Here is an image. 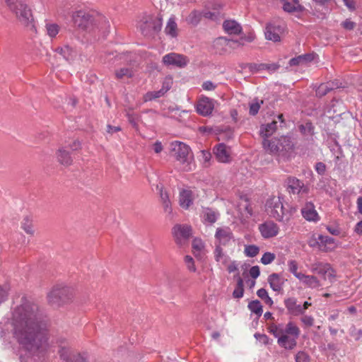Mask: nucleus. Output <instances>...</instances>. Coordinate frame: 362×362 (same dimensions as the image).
I'll return each mask as SVG.
<instances>
[{
  "mask_svg": "<svg viewBox=\"0 0 362 362\" xmlns=\"http://www.w3.org/2000/svg\"><path fill=\"white\" fill-rule=\"evenodd\" d=\"M229 273H233L238 270V264L235 261H230L226 265Z\"/></svg>",
  "mask_w": 362,
  "mask_h": 362,
  "instance_id": "obj_60",
  "label": "nucleus"
},
{
  "mask_svg": "<svg viewBox=\"0 0 362 362\" xmlns=\"http://www.w3.org/2000/svg\"><path fill=\"white\" fill-rule=\"evenodd\" d=\"M335 248L334 240L329 236L320 235V250L328 252Z\"/></svg>",
  "mask_w": 362,
  "mask_h": 362,
  "instance_id": "obj_28",
  "label": "nucleus"
},
{
  "mask_svg": "<svg viewBox=\"0 0 362 362\" xmlns=\"http://www.w3.org/2000/svg\"><path fill=\"white\" fill-rule=\"evenodd\" d=\"M202 88L205 90H214L216 88V85L210 81H206L202 83Z\"/></svg>",
  "mask_w": 362,
  "mask_h": 362,
  "instance_id": "obj_57",
  "label": "nucleus"
},
{
  "mask_svg": "<svg viewBox=\"0 0 362 362\" xmlns=\"http://www.w3.org/2000/svg\"><path fill=\"white\" fill-rule=\"evenodd\" d=\"M288 271L292 273L298 279H299L303 274L298 272V263L296 260H289L288 262Z\"/></svg>",
  "mask_w": 362,
  "mask_h": 362,
  "instance_id": "obj_47",
  "label": "nucleus"
},
{
  "mask_svg": "<svg viewBox=\"0 0 362 362\" xmlns=\"http://www.w3.org/2000/svg\"><path fill=\"white\" fill-rule=\"evenodd\" d=\"M269 332L272 334L276 338H277V341L279 338H281L283 334V325H274L272 324L269 327Z\"/></svg>",
  "mask_w": 362,
  "mask_h": 362,
  "instance_id": "obj_45",
  "label": "nucleus"
},
{
  "mask_svg": "<svg viewBox=\"0 0 362 362\" xmlns=\"http://www.w3.org/2000/svg\"><path fill=\"white\" fill-rule=\"evenodd\" d=\"M214 259L217 262H221L223 265H226L230 262V257L223 252L222 247L216 246L214 252Z\"/></svg>",
  "mask_w": 362,
  "mask_h": 362,
  "instance_id": "obj_34",
  "label": "nucleus"
},
{
  "mask_svg": "<svg viewBox=\"0 0 362 362\" xmlns=\"http://www.w3.org/2000/svg\"><path fill=\"white\" fill-rule=\"evenodd\" d=\"M193 200L194 194L192 190L184 189L180 192L179 204L182 208L187 209L192 204Z\"/></svg>",
  "mask_w": 362,
  "mask_h": 362,
  "instance_id": "obj_23",
  "label": "nucleus"
},
{
  "mask_svg": "<svg viewBox=\"0 0 362 362\" xmlns=\"http://www.w3.org/2000/svg\"><path fill=\"white\" fill-rule=\"evenodd\" d=\"M74 296L73 290L66 286H56L47 295L49 303L59 305L71 300Z\"/></svg>",
  "mask_w": 362,
  "mask_h": 362,
  "instance_id": "obj_9",
  "label": "nucleus"
},
{
  "mask_svg": "<svg viewBox=\"0 0 362 362\" xmlns=\"http://www.w3.org/2000/svg\"><path fill=\"white\" fill-rule=\"evenodd\" d=\"M223 27L224 30L230 35H238L242 31L241 25L233 20L225 21Z\"/></svg>",
  "mask_w": 362,
  "mask_h": 362,
  "instance_id": "obj_26",
  "label": "nucleus"
},
{
  "mask_svg": "<svg viewBox=\"0 0 362 362\" xmlns=\"http://www.w3.org/2000/svg\"><path fill=\"white\" fill-rule=\"evenodd\" d=\"M259 249L255 245H246L245 247V255L247 257H254L259 253Z\"/></svg>",
  "mask_w": 362,
  "mask_h": 362,
  "instance_id": "obj_48",
  "label": "nucleus"
},
{
  "mask_svg": "<svg viewBox=\"0 0 362 362\" xmlns=\"http://www.w3.org/2000/svg\"><path fill=\"white\" fill-rule=\"evenodd\" d=\"M308 244L311 247H317L320 250V235L312 234L308 240Z\"/></svg>",
  "mask_w": 362,
  "mask_h": 362,
  "instance_id": "obj_50",
  "label": "nucleus"
},
{
  "mask_svg": "<svg viewBox=\"0 0 362 362\" xmlns=\"http://www.w3.org/2000/svg\"><path fill=\"white\" fill-rule=\"evenodd\" d=\"M266 210L270 216L285 224L291 220L293 215L290 209L284 207L280 197L269 198L266 203Z\"/></svg>",
  "mask_w": 362,
  "mask_h": 362,
  "instance_id": "obj_6",
  "label": "nucleus"
},
{
  "mask_svg": "<svg viewBox=\"0 0 362 362\" xmlns=\"http://www.w3.org/2000/svg\"><path fill=\"white\" fill-rule=\"evenodd\" d=\"M202 16V13L198 12L197 11H193L189 13L186 21L188 23L196 25L200 21Z\"/></svg>",
  "mask_w": 362,
  "mask_h": 362,
  "instance_id": "obj_43",
  "label": "nucleus"
},
{
  "mask_svg": "<svg viewBox=\"0 0 362 362\" xmlns=\"http://www.w3.org/2000/svg\"><path fill=\"white\" fill-rule=\"evenodd\" d=\"M171 146L172 156L182 169L185 171L192 170L194 167V156L190 147L180 141L173 142Z\"/></svg>",
  "mask_w": 362,
  "mask_h": 362,
  "instance_id": "obj_3",
  "label": "nucleus"
},
{
  "mask_svg": "<svg viewBox=\"0 0 362 362\" xmlns=\"http://www.w3.org/2000/svg\"><path fill=\"white\" fill-rule=\"evenodd\" d=\"M159 190L160 202L162 204L164 212L169 217H173V207L169 197L168 192L163 187V186H157Z\"/></svg>",
  "mask_w": 362,
  "mask_h": 362,
  "instance_id": "obj_19",
  "label": "nucleus"
},
{
  "mask_svg": "<svg viewBox=\"0 0 362 362\" xmlns=\"http://www.w3.org/2000/svg\"><path fill=\"white\" fill-rule=\"evenodd\" d=\"M262 145L267 153L281 157H285L293 146L291 139L287 136L274 138L271 140L264 139Z\"/></svg>",
  "mask_w": 362,
  "mask_h": 362,
  "instance_id": "obj_4",
  "label": "nucleus"
},
{
  "mask_svg": "<svg viewBox=\"0 0 362 362\" xmlns=\"http://www.w3.org/2000/svg\"><path fill=\"white\" fill-rule=\"evenodd\" d=\"M237 210L240 218H248L252 215V210L248 199L241 197L237 204Z\"/></svg>",
  "mask_w": 362,
  "mask_h": 362,
  "instance_id": "obj_21",
  "label": "nucleus"
},
{
  "mask_svg": "<svg viewBox=\"0 0 362 362\" xmlns=\"http://www.w3.org/2000/svg\"><path fill=\"white\" fill-rule=\"evenodd\" d=\"M341 25L346 30H351L355 28L356 24L354 22L350 21L349 19H346V21L342 22Z\"/></svg>",
  "mask_w": 362,
  "mask_h": 362,
  "instance_id": "obj_61",
  "label": "nucleus"
},
{
  "mask_svg": "<svg viewBox=\"0 0 362 362\" xmlns=\"http://www.w3.org/2000/svg\"><path fill=\"white\" fill-rule=\"evenodd\" d=\"M200 153H201L202 160L205 163H209L211 158V155L210 152L204 150V151H201Z\"/></svg>",
  "mask_w": 362,
  "mask_h": 362,
  "instance_id": "obj_63",
  "label": "nucleus"
},
{
  "mask_svg": "<svg viewBox=\"0 0 362 362\" xmlns=\"http://www.w3.org/2000/svg\"><path fill=\"white\" fill-rule=\"evenodd\" d=\"M71 19L74 25L81 30H88L93 25L92 16L84 10L74 11L71 14Z\"/></svg>",
  "mask_w": 362,
  "mask_h": 362,
  "instance_id": "obj_10",
  "label": "nucleus"
},
{
  "mask_svg": "<svg viewBox=\"0 0 362 362\" xmlns=\"http://www.w3.org/2000/svg\"><path fill=\"white\" fill-rule=\"evenodd\" d=\"M300 330L292 321L288 322L285 328L283 327V334L277 341L278 344L286 349L291 350L296 346L297 339L299 337Z\"/></svg>",
  "mask_w": 362,
  "mask_h": 362,
  "instance_id": "obj_7",
  "label": "nucleus"
},
{
  "mask_svg": "<svg viewBox=\"0 0 362 362\" xmlns=\"http://www.w3.org/2000/svg\"><path fill=\"white\" fill-rule=\"evenodd\" d=\"M299 128L303 134H313V127L310 123H306L305 125H300Z\"/></svg>",
  "mask_w": 362,
  "mask_h": 362,
  "instance_id": "obj_56",
  "label": "nucleus"
},
{
  "mask_svg": "<svg viewBox=\"0 0 362 362\" xmlns=\"http://www.w3.org/2000/svg\"><path fill=\"white\" fill-rule=\"evenodd\" d=\"M286 183L287 189L290 194H297L300 197H303L309 192L308 186L296 177H288Z\"/></svg>",
  "mask_w": 362,
  "mask_h": 362,
  "instance_id": "obj_13",
  "label": "nucleus"
},
{
  "mask_svg": "<svg viewBox=\"0 0 362 362\" xmlns=\"http://www.w3.org/2000/svg\"><path fill=\"white\" fill-rule=\"evenodd\" d=\"M57 158L58 162L65 166L72 164L73 160L69 152L64 147L59 148L57 152Z\"/></svg>",
  "mask_w": 362,
  "mask_h": 362,
  "instance_id": "obj_27",
  "label": "nucleus"
},
{
  "mask_svg": "<svg viewBox=\"0 0 362 362\" xmlns=\"http://www.w3.org/2000/svg\"><path fill=\"white\" fill-rule=\"evenodd\" d=\"M283 31L284 28L281 25L272 23H268L265 28V37L274 42H279L281 40V35L283 33Z\"/></svg>",
  "mask_w": 362,
  "mask_h": 362,
  "instance_id": "obj_18",
  "label": "nucleus"
},
{
  "mask_svg": "<svg viewBox=\"0 0 362 362\" xmlns=\"http://www.w3.org/2000/svg\"><path fill=\"white\" fill-rule=\"evenodd\" d=\"M45 29L50 37H54L59 33V26L56 23H47L45 25Z\"/></svg>",
  "mask_w": 362,
  "mask_h": 362,
  "instance_id": "obj_42",
  "label": "nucleus"
},
{
  "mask_svg": "<svg viewBox=\"0 0 362 362\" xmlns=\"http://www.w3.org/2000/svg\"><path fill=\"white\" fill-rule=\"evenodd\" d=\"M263 103L264 102L262 100H259L258 98H255L253 100H252L250 103V110H249L250 115H251L252 116L256 115L258 113L259 110L261 105L263 104Z\"/></svg>",
  "mask_w": 362,
  "mask_h": 362,
  "instance_id": "obj_39",
  "label": "nucleus"
},
{
  "mask_svg": "<svg viewBox=\"0 0 362 362\" xmlns=\"http://www.w3.org/2000/svg\"><path fill=\"white\" fill-rule=\"evenodd\" d=\"M255 337L257 339V340L264 344H269V339L266 334L256 333L255 334Z\"/></svg>",
  "mask_w": 362,
  "mask_h": 362,
  "instance_id": "obj_55",
  "label": "nucleus"
},
{
  "mask_svg": "<svg viewBox=\"0 0 362 362\" xmlns=\"http://www.w3.org/2000/svg\"><path fill=\"white\" fill-rule=\"evenodd\" d=\"M275 257L276 256L274 253L265 252L261 258V262L265 265L269 264L274 260Z\"/></svg>",
  "mask_w": 362,
  "mask_h": 362,
  "instance_id": "obj_52",
  "label": "nucleus"
},
{
  "mask_svg": "<svg viewBox=\"0 0 362 362\" xmlns=\"http://www.w3.org/2000/svg\"><path fill=\"white\" fill-rule=\"evenodd\" d=\"M8 297V291L0 286V305L4 303Z\"/></svg>",
  "mask_w": 362,
  "mask_h": 362,
  "instance_id": "obj_64",
  "label": "nucleus"
},
{
  "mask_svg": "<svg viewBox=\"0 0 362 362\" xmlns=\"http://www.w3.org/2000/svg\"><path fill=\"white\" fill-rule=\"evenodd\" d=\"M185 263L186 264V267L187 269L191 272H195L197 270V268L194 264V261L193 258L189 255H186L185 257Z\"/></svg>",
  "mask_w": 362,
  "mask_h": 362,
  "instance_id": "obj_51",
  "label": "nucleus"
},
{
  "mask_svg": "<svg viewBox=\"0 0 362 362\" xmlns=\"http://www.w3.org/2000/svg\"><path fill=\"white\" fill-rule=\"evenodd\" d=\"M216 246H229L234 243L235 240L231 230L228 227H219L215 233Z\"/></svg>",
  "mask_w": 362,
  "mask_h": 362,
  "instance_id": "obj_11",
  "label": "nucleus"
},
{
  "mask_svg": "<svg viewBox=\"0 0 362 362\" xmlns=\"http://www.w3.org/2000/svg\"><path fill=\"white\" fill-rule=\"evenodd\" d=\"M57 52L69 62L74 60L77 55L76 51L69 45L57 48Z\"/></svg>",
  "mask_w": 362,
  "mask_h": 362,
  "instance_id": "obj_31",
  "label": "nucleus"
},
{
  "mask_svg": "<svg viewBox=\"0 0 362 362\" xmlns=\"http://www.w3.org/2000/svg\"><path fill=\"white\" fill-rule=\"evenodd\" d=\"M214 152L216 159L221 163H228L230 160V148L223 144H219L214 149Z\"/></svg>",
  "mask_w": 362,
  "mask_h": 362,
  "instance_id": "obj_22",
  "label": "nucleus"
},
{
  "mask_svg": "<svg viewBox=\"0 0 362 362\" xmlns=\"http://www.w3.org/2000/svg\"><path fill=\"white\" fill-rule=\"evenodd\" d=\"M14 336L23 347L31 354L42 351L47 341L46 323L38 306L30 302L17 306L12 315Z\"/></svg>",
  "mask_w": 362,
  "mask_h": 362,
  "instance_id": "obj_1",
  "label": "nucleus"
},
{
  "mask_svg": "<svg viewBox=\"0 0 362 362\" xmlns=\"http://www.w3.org/2000/svg\"><path fill=\"white\" fill-rule=\"evenodd\" d=\"M333 88L334 86L329 83H322L316 89V95L319 97L324 96Z\"/></svg>",
  "mask_w": 362,
  "mask_h": 362,
  "instance_id": "obj_44",
  "label": "nucleus"
},
{
  "mask_svg": "<svg viewBox=\"0 0 362 362\" xmlns=\"http://www.w3.org/2000/svg\"><path fill=\"white\" fill-rule=\"evenodd\" d=\"M259 230L264 238H271L279 234V227L274 221H267L259 226Z\"/></svg>",
  "mask_w": 362,
  "mask_h": 362,
  "instance_id": "obj_17",
  "label": "nucleus"
},
{
  "mask_svg": "<svg viewBox=\"0 0 362 362\" xmlns=\"http://www.w3.org/2000/svg\"><path fill=\"white\" fill-rule=\"evenodd\" d=\"M276 128L277 122L276 121H273L267 124H262L260 127V135L264 139L269 137L276 132Z\"/></svg>",
  "mask_w": 362,
  "mask_h": 362,
  "instance_id": "obj_32",
  "label": "nucleus"
},
{
  "mask_svg": "<svg viewBox=\"0 0 362 362\" xmlns=\"http://www.w3.org/2000/svg\"><path fill=\"white\" fill-rule=\"evenodd\" d=\"M215 100L202 96L196 105L197 112L202 116L210 115L214 109Z\"/></svg>",
  "mask_w": 362,
  "mask_h": 362,
  "instance_id": "obj_16",
  "label": "nucleus"
},
{
  "mask_svg": "<svg viewBox=\"0 0 362 362\" xmlns=\"http://www.w3.org/2000/svg\"><path fill=\"white\" fill-rule=\"evenodd\" d=\"M134 74L132 68H120L115 71V77L117 79L131 78Z\"/></svg>",
  "mask_w": 362,
  "mask_h": 362,
  "instance_id": "obj_36",
  "label": "nucleus"
},
{
  "mask_svg": "<svg viewBox=\"0 0 362 362\" xmlns=\"http://www.w3.org/2000/svg\"><path fill=\"white\" fill-rule=\"evenodd\" d=\"M300 6L298 0H293V3L285 2L283 8L286 12H293Z\"/></svg>",
  "mask_w": 362,
  "mask_h": 362,
  "instance_id": "obj_49",
  "label": "nucleus"
},
{
  "mask_svg": "<svg viewBox=\"0 0 362 362\" xmlns=\"http://www.w3.org/2000/svg\"><path fill=\"white\" fill-rule=\"evenodd\" d=\"M313 59L312 54L300 55L298 57L293 58L290 60V65L296 66L305 64L308 62H311Z\"/></svg>",
  "mask_w": 362,
  "mask_h": 362,
  "instance_id": "obj_37",
  "label": "nucleus"
},
{
  "mask_svg": "<svg viewBox=\"0 0 362 362\" xmlns=\"http://www.w3.org/2000/svg\"><path fill=\"white\" fill-rule=\"evenodd\" d=\"M21 227L24 231L29 235L34 234V230L32 224V220L29 216H25L21 223Z\"/></svg>",
  "mask_w": 362,
  "mask_h": 362,
  "instance_id": "obj_41",
  "label": "nucleus"
},
{
  "mask_svg": "<svg viewBox=\"0 0 362 362\" xmlns=\"http://www.w3.org/2000/svg\"><path fill=\"white\" fill-rule=\"evenodd\" d=\"M173 83V81L171 78H165L163 83V86L161 89L166 93L170 88H171Z\"/></svg>",
  "mask_w": 362,
  "mask_h": 362,
  "instance_id": "obj_58",
  "label": "nucleus"
},
{
  "mask_svg": "<svg viewBox=\"0 0 362 362\" xmlns=\"http://www.w3.org/2000/svg\"><path fill=\"white\" fill-rule=\"evenodd\" d=\"M165 32L167 35L171 36L172 37H175L177 35V25L175 23L174 17L169 18L165 28Z\"/></svg>",
  "mask_w": 362,
  "mask_h": 362,
  "instance_id": "obj_35",
  "label": "nucleus"
},
{
  "mask_svg": "<svg viewBox=\"0 0 362 362\" xmlns=\"http://www.w3.org/2000/svg\"><path fill=\"white\" fill-rule=\"evenodd\" d=\"M162 61L166 66H174L178 68H183L189 63V59L186 56L175 52L165 54Z\"/></svg>",
  "mask_w": 362,
  "mask_h": 362,
  "instance_id": "obj_15",
  "label": "nucleus"
},
{
  "mask_svg": "<svg viewBox=\"0 0 362 362\" xmlns=\"http://www.w3.org/2000/svg\"><path fill=\"white\" fill-rule=\"evenodd\" d=\"M311 272L320 275L325 280L328 279L331 283L335 278V271L327 263L317 262L312 264Z\"/></svg>",
  "mask_w": 362,
  "mask_h": 362,
  "instance_id": "obj_14",
  "label": "nucleus"
},
{
  "mask_svg": "<svg viewBox=\"0 0 362 362\" xmlns=\"http://www.w3.org/2000/svg\"><path fill=\"white\" fill-rule=\"evenodd\" d=\"M296 362H309L308 356L303 351L298 352L296 356Z\"/></svg>",
  "mask_w": 362,
  "mask_h": 362,
  "instance_id": "obj_54",
  "label": "nucleus"
},
{
  "mask_svg": "<svg viewBox=\"0 0 362 362\" xmlns=\"http://www.w3.org/2000/svg\"><path fill=\"white\" fill-rule=\"evenodd\" d=\"M60 358L66 362H74V351L66 341L62 342L58 351Z\"/></svg>",
  "mask_w": 362,
  "mask_h": 362,
  "instance_id": "obj_24",
  "label": "nucleus"
},
{
  "mask_svg": "<svg viewBox=\"0 0 362 362\" xmlns=\"http://www.w3.org/2000/svg\"><path fill=\"white\" fill-rule=\"evenodd\" d=\"M235 277L237 278V286L233 291V296L235 298H240L243 296V280L238 274Z\"/></svg>",
  "mask_w": 362,
  "mask_h": 362,
  "instance_id": "obj_38",
  "label": "nucleus"
},
{
  "mask_svg": "<svg viewBox=\"0 0 362 362\" xmlns=\"http://www.w3.org/2000/svg\"><path fill=\"white\" fill-rule=\"evenodd\" d=\"M248 308L252 313L256 314L259 317L262 315L263 312L262 305L257 300L251 301L248 304Z\"/></svg>",
  "mask_w": 362,
  "mask_h": 362,
  "instance_id": "obj_40",
  "label": "nucleus"
},
{
  "mask_svg": "<svg viewBox=\"0 0 362 362\" xmlns=\"http://www.w3.org/2000/svg\"><path fill=\"white\" fill-rule=\"evenodd\" d=\"M300 276L298 280L309 288H315L322 286L318 279L313 275H305L303 274Z\"/></svg>",
  "mask_w": 362,
  "mask_h": 362,
  "instance_id": "obj_30",
  "label": "nucleus"
},
{
  "mask_svg": "<svg viewBox=\"0 0 362 362\" xmlns=\"http://www.w3.org/2000/svg\"><path fill=\"white\" fill-rule=\"evenodd\" d=\"M172 233L177 244L182 245L186 243L192 235V228L188 225H175Z\"/></svg>",
  "mask_w": 362,
  "mask_h": 362,
  "instance_id": "obj_12",
  "label": "nucleus"
},
{
  "mask_svg": "<svg viewBox=\"0 0 362 362\" xmlns=\"http://www.w3.org/2000/svg\"><path fill=\"white\" fill-rule=\"evenodd\" d=\"M315 170L320 175H323L326 170V165L321 162L317 163L315 165Z\"/></svg>",
  "mask_w": 362,
  "mask_h": 362,
  "instance_id": "obj_62",
  "label": "nucleus"
},
{
  "mask_svg": "<svg viewBox=\"0 0 362 362\" xmlns=\"http://www.w3.org/2000/svg\"><path fill=\"white\" fill-rule=\"evenodd\" d=\"M268 282L274 291H280L282 289L284 281L279 274H272L269 276Z\"/></svg>",
  "mask_w": 362,
  "mask_h": 362,
  "instance_id": "obj_29",
  "label": "nucleus"
},
{
  "mask_svg": "<svg viewBox=\"0 0 362 362\" xmlns=\"http://www.w3.org/2000/svg\"><path fill=\"white\" fill-rule=\"evenodd\" d=\"M250 275L254 279H257L260 274L259 267L258 266H253L249 271Z\"/></svg>",
  "mask_w": 362,
  "mask_h": 362,
  "instance_id": "obj_59",
  "label": "nucleus"
},
{
  "mask_svg": "<svg viewBox=\"0 0 362 362\" xmlns=\"http://www.w3.org/2000/svg\"><path fill=\"white\" fill-rule=\"evenodd\" d=\"M162 26L161 19L152 16H145L139 21L138 27L146 37H151L158 33Z\"/></svg>",
  "mask_w": 362,
  "mask_h": 362,
  "instance_id": "obj_8",
  "label": "nucleus"
},
{
  "mask_svg": "<svg viewBox=\"0 0 362 362\" xmlns=\"http://www.w3.org/2000/svg\"><path fill=\"white\" fill-rule=\"evenodd\" d=\"M284 305L290 314L295 316L302 314L301 305L297 304V300L295 298L285 299Z\"/></svg>",
  "mask_w": 362,
  "mask_h": 362,
  "instance_id": "obj_25",
  "label": "nucleus"
},
{
  "mask_svg": "<svg viewBox=\"0 0 362 362\" xmlns=\"http://www.w3.org/2000/svg\"><path fill=\"white\" fill-rule=\"evenodd\" d=\"M255 38V35L253 33L241 36L238 40L219 37L214 41V46L219 54H224L243 47L246 43L252 42Z\"/></svg>",
  "mask_w": 362,
  "mask_h": 362,
  "instance_id": "obj_5",
  "label": "nucleus"
},
{
  "mask_svg": "<svg viewBox=\"0 0 362 362\" xmlns=\"http://www.w3.org/2000/svg\"><path fill=\"white\" fill-rule=\"evenodd\" d=\"M10 10L15 13L18 22L31 34H35L37 29L31 10L22 0L16 1L8 5Z\"/></svg>",
  "mask_w": 362,
  "mask_h": 362,
  "instance_id": "obj_2",
  "label": "nucleus"
},
{
  "mask_svg": "<svg viewBox=\"0 0 362 362\" xmlns=\"http://www.w3.org/2000/svg\"><path fill=\"white\" fill-rule=\"evenodd\" d=\"M300 321L307 327H312L314 325V318L310 315H302Z\"/></svg>",
  "mask_w": 362,
  "mask_h": 362,
  "instance_id": "obj_53",
  "label": "nucleus"
},
{
  "mask_svg": "<svg viewBox=\"0 0 362 362\" xmlns=\"http://www.w3.org/2000/svg\"><path fill=\"white\" fill-rule=\"evenodd\" d=\"M219 216V214L209 208L205 209L203 211V219L205 223H214Z\"/></svg>",
  "mask_w": 362,
  "mask_h": 362,
  "instance_id": "obj_33",
  "label": "nucleus"
},
{
  "mask_svg": "<svg viewBox=\"0 0 362 362\" xmlns=\"http://www.w3.org/2000/svg\"><path fill=\"white\" fill-rule=\"evenodd\" d=\"M301 214L303 217L310 222L316 223L320 219V217L312 202H307L305 204V206L301 209Z\"/></svg>",
  "mask_w": 362,
  "mask_h": 362,
  "instance_id": "obj_20",
  "label": "nucleus"
},
{
  "mask_svg": "<svg viewBox=\"0 0 362 362\" xmlns=\"http://www.w3.org/2000/svg\"><path fill=\"white\" fill-rule=\"evenodd\" d=\"M165 93L161 88L159 90L149 91L144 95V99L146 102L151 101L162 97Z\"/></svg>",
  "mask_w": 362,
  "mask_h": 362,
  "instance_id": "obj_46",
  "label": "nucleus"
}]
</instances>
